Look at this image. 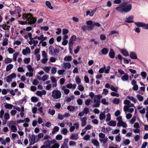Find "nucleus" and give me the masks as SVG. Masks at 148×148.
Segmentation results:
<instances>
[{"instance_id":"e2e57ef3","label":"nucleus","mask_w":148,"mask_h":148,"mask_svg":"<svg viewBox=\"0 0 148 148\" xmlns=\"http://www.w3.org/2000/svg\"><path fill=\"white\" fill-rule=\"evenodd\" d=\"M9 53L12 54L15 51V50L11 47H9L8 49Z\"/></svg>"},{"instance_id":"49530a36","label":"nucleus","mask_w":148,"mask_h":148,"mask_svg":"<svg viewBox=\"0 0 148 148\" xmlns=\"http://www.w3.org/2000/svg\"><path fill=\"white\" fill-rule=\"evenodd\" d=\"M37 136L38 137V138L37 139L36 142H38L41 138L43 137L44 134L42 133H40Z\"/></svg>"},{"instance_id":"6e6d98bb","label":"nucleus","mask_w":148,"mask_h":148,"mask_svg":"<svg viewBox=\"0 0 148 148\" xmlns=\"http://www.w3.org/2000/svg\"><path fill=\"white\" fill-rule=\"evenodd\" d=\"M1 27L4 30H7L9 29V28L10 27V26L9 25H0Z\"/></svg>"},{"instance_id":"58836bf2","label":"nucleus","mask_w":148,"mask_h":148,"mask_svg":"<svg viewBox=\"0 0 148 148\" xmlns=\"http://www.w3.org/2000/svg\"><path fill=\"white\" fill-rule=\"evenodd\" d=\"M105 112H101L99 114V119L101 120H102L104 119L106 117L105 114Z\"/></svg>"},{"instance_id":"864d4df0","label":"nucleus","mask_w":148,"mask_h":148,"mask_svg":"<svg viewBox=\"0 0 148 148\" xmlns=\"http://www.w3.org/2000/svg\"><path fill=\"white\" fill-rule=\"evenodd\" d=\"M136 97L140 101H143L144 99L143 97L140 95H137Z\"/></svg>"},{"instance_id":"c756f323","label":"nucleus","mask_w":148,"mask_h":148,"mask_svg":"<svg viewBox=\"0 0 148 148\" xmlns=\"http://www.w3.org/2000/svg\"><path fill=\"white\" fill-rule=\"evenodd\" d=\"M129 79V76L127 74H125L121 78V79L123 81H126L128 80Z\"/></svg>"},{"instance_id":"9b49d317","label":"nucleus","mask_w":148,"mask_h":148,"mask_svg":"<svg viewBox=\"0 0 148 148\" xmlns=\"http://www.w3.org/2000/svg\"><path fill=\"white\" fill-rule=\"evenodd\" d=\"M52 143L53 145L49 148H59L60 147V145L57 142V141L55 139H53L51 140Z\"/></svg>"},{"instance_id":"4468645a","label":"nucleus","mask_w":148,"mask_h":148,"mask_svg":"<svg viewBox=\"0 0 148 148\" xmlns=\"http://www.w3.org/2000/svg\"><path fill=\"white\" fill-rule=\"evenodd\" d=\"M87 118L86 117H84L80 119L81 122V126L82 127H84L86 124Z\"/></svg>"},{"instance_id":"a878e982","label":"nucleus","mask_w":148,"mask_h":148,"mask_svg":"<svg viewBox=\"0 0 148 148\" xmlns=\"http://www.w3.org/2000/svg\"><path fill=\"white\" fill-rule=\"evenodd\" d=\"M51 79L52 82L53 83L52 87H56L57 85V80L55 78L53 77H51Z\"/></svg>"},{"instance_id":"5701e85b","label":"nucleus","mask_w":148,"mask_h":148,"mask_svg":"<svg viewBox=\"0 0 148 148\" xmlns=\"http://www.w3.org/2000/svg\"><path fill=\"white\" fill-rule=\"evenodd\" d=\"M61 90L64 92V94L66 95H68L70 92L69 90L65 86H63L61 87Z\"/></svg>"},{"instance_id":"f03ea898","label":"nucleus","mask_w":148,"mask_h":148,"mask_svg":"<svg viewBox=\"0 0 148 148\" xmlns=\"http://www.w3.org/2000/svg\"><path fill=\"white\" fill-rule=\"evenodd\" d=\"M132 8L131 4L125 1L121 4L119 6L116 8L115 9L121 13L127 12L130 11Z\"/></svg>"},{"instance_id":"2eb2a0df","label":"nucleus","mask_w":148,"mask_h":148,"mask_svg":"<svg viewBox=\"0 0 148 148\" xmlns=\"http://www.w3.org/2000/svg\"><path fill=\"white\" fill-rule=\"evenodd\" d=\"M22 53L23 55L29 54L30 53V49L28 47H27L25 49L22 50Z\"/></svg>"},{"instance_id":"f704fd0d","label":"nucleus","mask_w":148,"mask_h":148,"mask_svg":"<svg viewBox=\"0 0 148 148\" xmlns=\"http://www.w3.org/2000/svg\"><path fill=\"white\" fill-rule=\"evenodd\" d=\"M109 55L111 58H114L115 56V53L112 49H110V51L109 53Z\"/></svg>"},{"instance_id":"0eeeda50","label":"nucleus","mask_w":148,"mask_h":148,"mask_svg":"<svg viewBox=\"0 0 148 148\" xmlns=\"http://www.w3.org/2000/svg\"><path fill=\"white\" fill-rule=\"evenodd\" d=\"M29 140L30 145H33L36 142V141L35 136L34 134H33L31 135H29Z\"/></svg>"},{"instance_id":"2f4dec72","label":"nucleus","mask_w":148,"mask_h":148,"mask_svg":"<svg viewBox=\"0 0 148 148\" xmlns=\"http://www.w3.org/2000/svg\"><path fill=\"white\" fill-rule=\"evenodd\" d=\"M122 53L125 56H129L128 52L127 50L124 49H122L121 51Z\"/></svg>"},{"instance_id":"393cba45","label":"nucleus","mask_w":148,"mask_h":148,"mask_svg":"<svg viewBox=\"0 0 148 148\" xmlns=\"http://www.w3.org/2000/svg\"><path fill=\"white\" fill-rule=\"evenodd\" d=\"M8 126L10 128L11 131L12 132H15L17 131V128L15 125H9Z\"/></svg>"},{"instance_id":"0e129e2a","label":"nucleus","mask_w":148,"mask_h":148,"mask_svg":"<svg viewBox=\"0 0 148 148\" xmlns=\"http://www.w3.org/2000/svg\"><path fill=\"white\" fill-rule=\"evenodd\" d=\"M50 69L51 67L49 66H45L43 67V69L45 71V72L47 73L49 72Z\"/></svg>"},{"instance_id":"dca6fc26","label":"nucleus","mask_w":148,"mask_h":148,"mask_svg":"<svg viewBox=\"0 0 148 148\" xmlns=\"http://www.w3.org/2000/svg\"><path fill=\"white\" fill-rule=\"evenodd\" d=\"M51 143H52L51 140H47L44 142V145H43L47 148H49V147H51L50 146Z\"/></svg>"},{"instance_id":"6ab92c4d","label":"nucleus","mask_w":148,"mask_h":148,"mask_svg":"<svg viewBox=\"0 0 148 148\" xmlns=\"http://www.w3.org/2000/svg\"><path fill=\"white\" fill-rule=\"evenodd\" d=\"M134 18V16H130L127 17H126V20L125 22L129 23H131L133 22V19Z\"/></svg>"},{"instance_id":"ea45409f","label":"nucleus","mask_w":148,"mask_h":148,"mask_svg":"<svg viewBox=\"0 0 148 148\" xmlns=\"http://www.w3.org/2000/svg\"><path fill=\"white\" fill-rule=\"evenodd\" d=\"M14 106L12 105L9 103H6L5 105V107L6 109H11Z\"/></svg>"},{"instance_id":"c85d7f7f","label":"nucleus","mask_w":148,"mask_h":148,"mask_svg":"<svg viewBox=\"0 0 148 148\" xmlns=\"http://www.w3.org/2000/svg\"><path fill=\"white\" fill-rule=\"evenodd\" d=\"M127 98L134 103H136L137 102L136 99L133 97L128 96L127 97Z\"/></svg>"},{"instance_id":"473e14b6","label":"nucleus","mask_w":148,"mask_h":148,"mask_svg":"<svg viewBox=\"0 0 148 148\" xmlns=\"http://www.w3.org/2000/svg\"><path fill=\"white\" fill-rule=\"evenodd\" d=\"M92 143L94 145L97 147L99 145V143L98 141L95 139H92L91 140Z\"/></svg>"},{"instance_id":"a19ab883","label":"nucleus","mask_w":148,"mask_h":148,"mask_svg":"<svg viewBox=\"0 0 148 148\" xmlns=\"http://www.w3.org/2000/svg\"><path fill=\"white\" fill-rule=\"evenodd\" d=\"M116 122L114 121H110L108 124L109 125L113 127H115L116 126Z\"/></svg>"},{"instance_id":"1a4fd4ad","label":"nucleus","mask_w":148,"mask_h":148,"mask_svg":"<svg viewBox=\"0 0 148 148\" xmlns=\"http://www.w3.org/2000/svg\"><path fill=\"white\" fill-rule=\"evenodd\" d=\"M16 75L15 73H12L8 77L6 78V81L8 83H10L12 81V79L16 78Z\"/></svg>"},{"instance_id":"09e8293b","label":"nucleus","mask_w":148,"mask_h":148,"mask_svg":"<svg viewBox=\"0 0 148 148\" xmlns=\"http://www.w3.org/2000/svg\"><path fill=\"white\" fill-rule=\"evenodd\" d=\"M113 103L116 104H118L120 102V99L118 98H115L113 100Z\"/></svg>"},{"instance_id":"680f3d73","label":"nucleus","mask_w":148,"mask_h":148,"mask_svg":"<svg viewBox=\"0 0 148 148\" xmlns=\"http://www.w3.org/2000/svg\"><path fill=\"white\" fill-rule=\"evenodd\" d=\"M68 132V130L66 128H63L61 131V132L64 135H66Z\"/></svg>"},{"instance_id":"8fccbe9b","label":"nucleus","mask_w":148,"mask_h":148,"mask_svg":"<svg viewBox=\"0 0 148 148\" xmlns=\"http://www.w3.org/2000/svg\"><path fill=\"white\" fill-rule=\"evenodd\" d=\"M75 97L74 96H72L71 97H67L66 98V101L67 102H69L74 99Z\"/></svg>"},{"instance_id":"e433bc0d","label":"nucleus","mask_w":148,"mask_h":148,"mask_svg":"<svg viewBox=\"0 0 148 148\" xmlns=\"http://www.w3.org/2000/svg\"><path fill=\"white\" fill-rule=\"evenodd\" d=\"M14 108L19 112L21 111L22 112H24V107L23 106L21 107V108L18 107H15V106H14Z\"/></svg>"},{"instance_id":"a211bd4d","label":"nucleus","mask_w":148,"mask_h":148,"mask_svg":"<svg viewBox=\"0 0 148 148\" xmlns=\"http://www.w3.org/2000/svg\"><path fill=\"white\" fill-rule=\"evenodd\" d=\"M4 120L3 121V122L4 124H5L7 122V121L9 120L10 118V116L8 113L6 112L4 115Z\"/></svg>"},{"instance_id":"f257e3e1","label":"nucleus","mask_w":148,"mask_h":148,"mask_svg":"<svg viewBox=\"0 0 148 148\" xmlns=\"http://www.w3.org/2000/svg\"><path fill=\"white\" fill-rule=\"evenodd\" d=\"M22 17L23 19H26L27 21H18L19 23L22 25H26L27 24H34L36 21V18L33 17L30 13L23 14Z\"/></svg>"},{"instance_id":"72a5a7b5","label":"nucleus","mask_w":148,"mask_h":148,"mask_svg":"<svg viewBox=\"0 0 148 148\" xmlns=\"http://www.w3.org/2000/svg\"><path fill=\"white\" fill-rule=\"evenodd\" d=\"M29 72L33 73L34 71V68L30 65H28L26 66Z\"/></svg>"},{"instance_id":"b1692460","label":"nucleus","mask_w":148,"mask_h":148,"mask_svg":"<svg viewBox=\"0 0 148 148\" xmlns=\"http://www.w3.org/2000/svg\"><path fill=\"white\" fill-rule=\"evenodd\" d=\"M130 57L131 58L133 59H138L136 54L133 52L130 53Z\"/></svg>"},{"instance_id":"bb28decb","label":"nucleus","mask_w":148,"mask_h":148,"mask_svg":"<svg viewBox=\"0 0 148 148\" xmlns=\"http://www.w3.org/2000/svg\"><path fill=\"white\" fill-rule=\"evenodd\" d=\"M54 49L52 46H50L49 48V53L51 55H54Z\"/></svg>"},{"instance_id":"3c124183","label":"nucleus","mask_w":148,"mask_h":148,"mask_svg":"<svg viewBox=\"0 0 148 148\" xmlns=\"http://www.w3.org/2000/svg\"><path fill=\"white\" fill-rule=\"evenodd\" d=\"M59 128L58 127L56 126H55L53 130L52 133L53 134H55L56 132H58L59 131Z\"/></svg>"},{"instance_id":"4be33fe9","label":"nucleus","mask_w":148,"mask_h":148,"mask_svg":"<svg viewBox=\"0 0 148 148\" xmlns=\"http://www.w3.org/2000/svg\"><path fill=\"white\" fill-rule=\"evenodd\" d=\"M66 88H72L73 90L75 89L76 87V84H72V83H70L67 84L66 86Z\"/></svg>"},{"instance_id":"7c9ffc66","label":"nucleus","mask_w":148,"mask_h":148,"mask_svg":"<svg viewBox=\"0 0 148 148\" xmlns=\"http://www.w3.org/2000/svg\"><path fill=\"white\" fill-rule=\"evenodd\" d=\"M10 140V138L9 137H7L5 140H2L1 141V143L3 145H5L7 143H9Z\"/></svg>"},{"instance_id":"cd10ccee","label":"nucleus","mask_w":148,"mask_h":148,"mask_svg":"<svg viewBox=\"0 0 148 148\" xmlns=\"http://www.w3.org/2000/svg\"><path fill=\"white\" fill-rule=\"evenodd\" d=\"M136 25L138 27H145L146 26V24L144 23L140 22H134Z\"/></svg>"},{"instance_id":"69168bd1","label":"nucleus","mask_w":148,"mask_h":148,"mask_svg":"<svg viewBox=\"0 0 148 148\" xmlns=\"http://www.w3.org/2000/svg\"><path fill=\"white\" fill-rule=\"evenodd\" d=\"M90 136L88 134H87L84 136L83 138L86 140H90Z\"/></svg>"},{"instance_id":"79ce46f5","label":"nucleus","mask_w":148,"mask_h":148,"mask_svg":"<svg viewBox=\"0 0 148 148\" xmlns=\"http://www.w3.org/2000/svg\"><path fill=\"white\" fill-rule=\"evenodd\" d=\"M13 65L12 64H9L7 65L6 66V71H9L11 70L13 67Z\"/></svg>"},{"instance_id":"f8f14e48","label":"nucleus","mask_w":148,"mask_h":148,"mask_svg":"<svg viewBox=\"0 0 148 148\" xmlns=\"http://www.w3.org/2000/svg\"><path fill=\"white\" fill-rule=\"evenodd\" d=\"M62 67L65 69H69L71 67V65L69 62H64L62 65Z\"/></svg>"},{"instance_id":"4c0bfd02","label":"nucleus","mask_w":148,"mask_h":148,"mask_svg":"<svg viewBox=\"0 0 148 148\" xmlns=\"http://www.w3.org/2000/svg\"><path fill=\"white\" fill-rule=\"evenodd\" d=\"M115 140L116 142L117 143H120L121 141V138L120 134H119L115 137Z\"/></svg>"},{"instance_id":"bf43d9fd","label":"nucleus","mask_w":148,"mask_h":148,"mask_svg":"<svg viewBox=\"0 0 148 148\" xmlns=\"http://www.w3.org/2000/svg\"><path fill=\"white\" fill-rule=\"evenodd\" d=\"M101 102L104 105H108L109 104V102L106 101V99L105 98L102 99Z\"/></svg>"},{"instance_id":"f3484780","label":"nucleus","mask_w":148,"mask_h":148,"mask_svg":"<svg viewBox=\"0 0 148 148\" xmlns=\"http://www.w3.org/2000/svg\"><path fill=\"white\" fill-rule=\"evenodd\" d=\"M46 91L45 90H42L41 91H38L36 92V94L38 96L41 97L43 95H46Z\"/></svg>"},{"instance_id":"c9c22d12","label":"nucleus","mask_w":148,"mask_h":148,"mask_svg":"<svg viewBox=\"0 0 148 148\" xmlns=\"http://www.w3.org/2000/svg\"><path fill=\"white\" fill-rule=\"evenodd\" d=\"M110 129L109 127L105 128L103 127L101 129L102 132L105 133L108 132L110 131Z\"/></svg>"},{"instance_id":"774afa93","label":"nucleus","mask_w":148,"mask_h":148,"mask_svg":"<svg viewBox=\"0 0 148 148\" xmlns=\"http://www.w3.org/2000/svg\"><path fill=\"white\" fill-rule=\"evenodd\" d=\"M141 75L143 79H145L146 78L147 74L145 72H142L141 73Z\"/></svg>"},{"instance_id":"052dcab7","label":"nucleus","mask_w":148,"mask_h":148,"mask_svg":"<svg viewBox=\"0 0 148 148\" xmlns=\"http://www.w3.org/2000/svg\"><path fill=\"white\" fill-rule=\"evenodd\" d=\"M62 136L60 134L57 135L56 137V139L58 140H61L62 138Z\"/></svg>"},{"instance_id":"de8ad7c7","label":"nucleus","mask_w":148,"mask_h":148,"mask_svg":"<svg viewBox=\"0 0 148 148\" xmlns=\"http://www.w3.org/2000/svg\"><path fill=\"white\" fill-rule=\"evenodd\" d=\"M4 61V62L5 63L8 64L11 62L12 61V59L9 58H6L5 59Z\"/></svg>"},{"instance_id":"338daca9","label":"nucleus","mask_w":148,"mask_h":148,"mask_svg":"<svg viewBox=\"0 0 148 148\" xmlns=\"http://www.w3.org/2000/svg\"><path fill=\"white\" fill-rule=\"evenodd\" d=\"M65 72V70L64 69L59 70L58 71V73L60 75H63Z\"/></svg>"},{"instance_id":"37998d69","label":"nucleus","mask_w":148,"mask_h":148,"mask_svg":"<svg viewBox=\"0 0 148 148\" xmlns=\"http://www.w3.org/2000/svg\"><path fill=\"white\" fill-rule=\"evenodd\" d=\"M46 5L47 6L49 9L52 10L53 9V7L51 6V3L49 1H46L45 2Z\"/></svg>"},{"instance_id":"c03bdc74","label":"nucleus","mask_w":148,"mask_h":148,"mask_svg":"<svg viewBox=\"0 0 148 148\" xmlns=\"http://www.w3.org/2000/svg\"><path fill=\"white\" fill-rule=\"evenodd\" d=\"M108 50L106 48H104L101 50V52L103 55H106L108 53Z\"/></svg>"},{"instance_id":"aec40b11","label":"nucleus","mask_w":148,"mask_h":148,"mask_svg":"<svg viewBox=\"0 0 148 148\" xmlns=\"http://www.w3.org/2000/svg\"><path fill=\"white\" fill-rule=\"evenodd\" d=\"M118 121L117 123V125L119 127L121 126V125L124 122L122 120V117L121 116H120L117 117L116 119Z\"/></svg>"},{"instance_id":"ddd939ff","label":"nucleus","mask_w":148,"mask_h":148,"mask_svg":"<svg viewBox=\"0 0 148 148\" xmlns=\"http://www.w3.org/2000/svg\"><path fill=\"white\" fill-rule=\"evenodd\" d=\"M70 138L71 140H77L79 138L78 135L77 133H71Z\"/></svg>"},{"instance_id":"20e7f679","label":"nucleus","mask_w":148,"mask_h":148,"mask_svg":"<svg viewBox=\"0 0 148 148\" xmlns=\"http://www.w3.org/2000/svg\"><path fill=\"white\" fill-rule=\"evenodd\" d=\"M103 96L100 94L95 95L94 97L93 102L95 104L92 105L93 108L98 107L100 106V100L102 98Z\"/></svg>"},{"instance_id":"9d476101","label":"nucleus","mask_w":148,"mask_h":148,"mask_svg":"<svg viewBox=\"0 0 148 148\" xmlns=\"http://www.w3.org/2000/svg\"><path fill=\"white\" fill-rule=\"evenodd\" d=\"M76 40V36L75 35L72 36L70 38L69 43V49L71 50L70 47L72 46L74 42Z\"/></svg>"},{"instance_id":"412c9836","label":"nucleus","mask_w":148,"mask_h":148,"mask_svg":"<svg viewBox=\"0 0 148 148\" xmlns=\"http://www.w3.org/2000/svg\"><path fill=\"white\" fill-rule=\"evenodd\" d=\"M96 10L97 8H96L91 12L88 10L86 12V15L87 16L89 15L90 16H92L94 15L95 12L96 11Z\"/></svg>"},{"instance_id":"423d86ee","label":"nucleus","mask_w":148,"mask_h":148,"mask_svg":"<svg viewBox=\"0 0 148 148\" xmlns=\"http://www.w3.org/2000/svg\"><path fill=\"white\" fill-rule=\"evenodd\" d=\"M86 24L87 25V30L91 31L94 28V23L91 20H89L86 22Z\"/></svg>"},{"instance_id":"39448f33","label":"nucleus","mask_w":148,"mask_h":148,"mask_svg":"<svg viewBox=\"0 0 148 148\" xmlns=\"http://www.w3.org/2000/svg\"><path fill=\"white\" fill-rule=\"evenodd\" d=\"M99 136L100 138L99 140L101 142L105 144L107 142L108 138L107 137H106L105 134L100 133L99 134Z\"/></svg>"},{"instance_id":"603ef678","label":"nucleus","mask_w":148,"mask_h":148,"mask_svg":"<svg viewBox=\"0 0 148 148\" xmlns=\"http://www.w3.org/2000/svg\"><path fill=\"white\" fill-rule=\"evenodd\" d=\"M8 40L7 38H5L3 40L2 42V45L3 46H5L8 44Z\"/></svg>"},{"instance_id":"a18cd8bd","label":"nucleus","mask_w":148,"mask_h":148,"mask_svg":"<svg viewBox=\"0 0 148 148\" xmlns=\"http://www.w3.org/2000/svg\"><path fill=\"white\" fill-rule=\"evenodd\" d=\"M72 59V58L71 56H66L64 58V60L66 61H70Z\"/></svg>"},{"instance_id":"7ed1b4c3","label":"nucleus","mask_w":148,"mask_h":148,"mask_svg":"<svg viewBox=\"0 0 148 148\" xmlns=\"http://www.w3.org/2000/svg\"><path fill=\"white\" fill-rule=\"evenodd\" d=\"M62 95V93L60 91L56 89L53 90L52 92V97L55 99H60Z\"/></svg>"},{"instance_id":"5fc2aeb1","label":"nucleus","mask_w":148,"mask_h":148,"mask_svg":"<svg viewBox=\"0 0 148 148\" xmlns=\"http://www.w3.org/2000/svg\"><path fill=\"white\" fill-rule=\"evenodd\" d=\"M19 54V53L18 52H16L13 54V60L14 61H16V58Z\"/></svg>"},{"instance_id":"6e6552de","label":"nucleus","mask_w":148,"mask_h":148,"mask_svg":"<svg viewBox=\"0 0 148 148\" xmlns=\"http://www.w3.org/2000/svg\"><path fill=\"white\" fill-rule=\"evenodd\" d=\"M79 128V124L78 123H76L73 124V126H71L69 128V130L71 132H73L75 129L78 130Z\"/></svg>"},{"instance_id":"4d7b16f0","label":"nucleus","mask_w":148,"mask_h":148,"mask_svg":"<svg viewBox=\"0 0 148 148\" xmlns=\"http://www.w3.org/2000/svg\"><path fill=\"white\" fill-rule=\"evenodd\" d=\"M23 61L25 64H28L30 62V59L29 58H24Z\"/></svg>"},{"instance_id":"13d9d810","label":"nucleus","mask_w":148,"mask_h":148,"mask_svg":"<svg viewBox=\"0 0 148 148\" xmlns=\"http://www.w3.org/2000/svg\"><path fill=\"white\" fill-rule=\"evenodd\" d=\"M110 88L111 90L115 91L116 92H117V91L118 89V87H115L113 85H111V86Z\"/></svg>"}]
</instances>
